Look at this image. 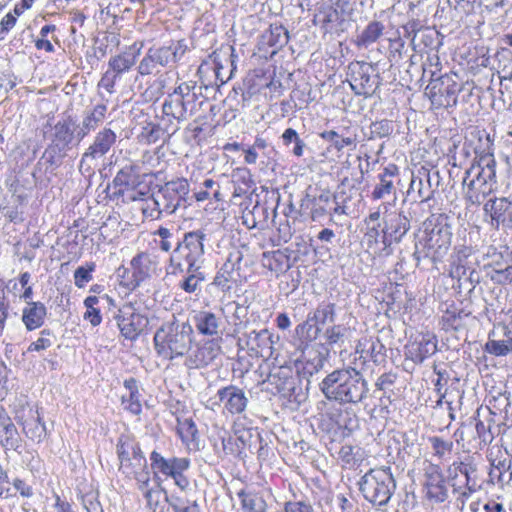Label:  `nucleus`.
<instances>
[{"mask_svg": "<svg viewBox=\"0 0 512 512\" xmlns=\"http://www.w3.org/2000/svg\"><path fill=\"white\" fill-rule=\"evenodd\" d=\"M195 326L198 332L206 336L218 334L219 318L212 312L200 311L194 317Z\"/></svg>", "mask_w": 512, "mask_h": 512, "instance_id": "34", "label": "nucleus"}, {"mask_svg": "<svg viewBox=\"0 0 512 512\" xmlns=\"http://www.w3.org/2000/svg\"><path fill=\"white\" fill-rule=\"evenodd\" d=\"M340 0L335 3L329 0V3H323L317 8L313 22L320 25L324 33H332L336 31L343 22L342 13L338 10Z\"/></svg>", "mask_w": 512, "mask_h": 512, "instance_id": "15", "label": "nucleus"}, {"mask_svg": "<svg viewBox=\"0 0 512 512\" xmlns=\"http://www.w3.org/2000/svg\"><path fill=\"white\" fill-rule=\"evenodd\" d=\"M396 489L390 467H380L367 472L360 482L366 500L374 505H386Z\"/></svg>", "mask_w": 512, "mask_h": 512, "instance_id": "5", "label": "nucleus"}, {"mask_svg": "<svg viewBox=\"0 0 512 512\" xmlns=\"http://www.w3.org/2000/svg\"><path fill=\"white\" fill-rule=\"evenodd\" d=\"M456 79V74H444L431 79L425 93L434 106L448 108L457 104V94L460 91V86Z\"/></svg>", "mask_w": 512, "mask_h": 512, "instance_id": "8", "label": "nucleus"}, {"mask_svg": "<svg viewBox=\"0 0 512 512\" xmlns=\"http://www.w3.org/2000/svg\"><path fill=\"white\" fill-rule=\"evenodd\" d=\"M193 334L188 322H167L154 335L155 350L165 360L183 357L191 348Z\"/></svg>", "mask_w": 512, "mask_h": 512, "instance_id": "4", "label": "nucleus"}, {"mask_svg": "<svg viewBox=\"0 0 512 512\" xmlns=\"http://www.w3.org/2000/svg\"><path fill=\"white\" fill-rule=\"evenodd\" d=\"M144 195H145L144 193L137 192L136 194L132 195L130 198L134 201L135 200H143L144 201L141 206V210H142L143 215L146 218L158 219L161 216V214L164 213V210H162L160 208V206H158L157 197L154 194L150 198L144 199V198H142V196H144Z\"/></svg>", "mask_w": 512, "mask_h": 512, "instance_id": "42", "label": "nucleus"}, {"mask_svg": "<svg viewBox=\"0 0 512 512\" xmlns=\"http://www.w3.org/2000/svg\"><path fill=\"white\" fill-rule=\"evenodd\" d=\"M124 388L125 392L121 395L123 408L134 415H139L142 411V405L137 381L134 378L126 379L124 381Z\"/></svg>", "mask_w": 512, "mask_h": 512, "instance_id": "28", "label": "nucleus"}, {"mask_svg": "<svg viewBox=\"0 0 512 512\" xmlns=\"http://www.w3.org/2000/svg\"><path fill=\"white\" fill-rule=\"evenodd\" d=\"M349 82L357 95L370 96L378 86L374 67L366 62H354L348 67Z\"/></svg>", "mask_w": 512, "mask_h": 512, "instance_id": "12", "label": "nucleus"}, {"mask_svg": "<svg viewBox=\"0 0 512 512\" xmlns=\"http://www.w3.org/2000/svg\"><path fill=\"white\" fill-rule=\"evenodd\" d=\"M47 316V308L41 302H28L22 310V322L27 330L40 328Z\"/></svg>", "mask_w": 512, "mask_h": 512, "instance_id": "24", "label": "nucleus"}, {"mask_svg": "<svg viewBox=\"0 0 512 512\" xmlns=\"http://www.w3.org/2000/svg\"><path fill=\"white\" fill-rule=\"evenodd\" d=\"M0 443L3 447L10 449L18 446L17 429L5 414H0Z\"/></svg>", "mask_w": 512, "mask_h": 512, "instance_id": "36", "label": "nucleus"}, {"mask_svg": "<svg viewBox=\"0 0 512 512\" xmlns=\"http://www.w3.org/2000/svg\"><path fill=\"white\" fill-rule=\"evenodd\" d=\"M506 339L494 340L489 335V340L485 344V350L494 356H506L512 354V337H510V331H505Z\"/></svg>", "mask_w": 512, "mask_h": 512, "instance_id": "40", "label": "nucleus"}, {"mask_svg": "<svg viewBox=\"0 0 512 512\" xmlns=\"http://www.w3.org/2000/svg\"><path fill=\"white\" fill-rule=\"evenodd\" d=\"M355 450H358V448L345 444L340 448L338 454L345 463L350 464L355 458Z\"/></svg>", "mask_w": 512, "mask_h": 512, "instance_id": "63", "label": "nucleus"}, {"mask_svg": "<svg viewBox=\"0 0 512 512\" xmlns=\"http://www.w3.org/2000/svg\"><path fill=\"white\" fill-rule=\"evenodd\" d=\"M189 466V459L172 457L171 469L168 472L167 477H171L174 479L176 476L186 471L189 468Z\"/></svg>", "mask_w": 512, "mask_h": 512, "instance_id": "59", "label": "nucleus"}, {"mask_svg": "<svg viewBox=\"0 0 512 512\" xmlns=\"http://www.w3.org/2000/svg\"><path fill=\"white\" fill-rule=\"evenodd\" d=\"M385 27L379 21L370 22L363 31L357 36L356 44L358 46L368 47L375 43L382 35Z\"/></svg>", "mask_w": 512, "mask_h": 512, "instance_id": "39", "label": "nucleus"}, {"mask_svg": "<svg viewBox=\"0 0 512 512\" xmlns=\"http://www.w3.org/2000/svg\"><path fill=\"white\" fill-rule=\"evenodd\" d=\"M437 351V342L431 335H422L407 346V356L414 362L422 363L426 358L432 356Z\"/></svg>", "mask_w": 512, "mask_h": 512, "instance_id": "22", "label": "nucleus"}, {"mask_svg": "<svg viewBox=\"0 0 512 512\" xmlns=\"http://www.w3.org/2000/svg\"><path fill=\"white\" fill-rule=\"evenodd\" d=\"M118 327L121 334L126 338L133 340L147 326L148 320L140 313H136L131 307H125L119 311Z\"/></svg>", "mask_w": 512, "mask_h": 512, "instance_id": "16", "label": "nucleus"}, {"mask_svg": "<svg viewBox=\"0 0 512 512\" xmlns=\"http://www.w3.org/2000/svg\"><path fill=\"white\" fill-rule=\"evenodd\" d=\"M453 492L458 494L456 499L459 510L462 512L466 505L467 500L475 491H470L469 487H464L462 485H458L457 482H453L452 484Z\"/></svg>", "mask_w": 512, "mask_h": 512, "instance_id": "58", "label": "nucleus"}, {"mask_svg": "<svg viewBox=\"0 0 512 512\" xmlns=\"http://www.w3.org/2000/svg\"><path fill=\"white\" fill-rule=\"evenodd\" d=\"M207 235L203 230L190 231L184 234L183 240L177 243L174 253L180 251L189 266V270L195 271L201 268L204 261V241Z\"/></svg>", "mask_w": 512, "mask_h": 512, "instance_id": "9", "label": "nucleus"}, {"mask_svg": "<svg viewBox=\"0 0 512 512\" xmlns=\"http://www.w3.org/2000/svg\"><path fill=\"white\" fill-rule=\"evenodd\" d=\"M142 495L146 501V507L151 512H169L166 505V491L161 487L160 483L154 482L153 488H149Z\"/></svg>", "mask_w": 512, "mask_h": 512, "instance_id": "33", "label": "nucleus"}, {"mask_svg": "<svg viewBox=\"0 0 512 512\" xmlns=\"http://www.w3.org/2000/svg\"><path fill=\"white\" fill-rule=\"evenodd\" d=\"M116 133L110 128H102L93 137L91 144L81 156L79 171L82 174L92 173L98 161L105 158L116 143Z\"/></svg>", "mask_w": 512, "mask_h": 512, "instance_id": "7", "label": "nucleus"}, {"mask_svg": "<svg viewBox=\"0 0 512 512\" xmlns=\"http://www.w3.org/2000/svg\"><path fill=\"white\" fill-rule=\"evenodd\" d=\"M96 264L88 262L84 266L78 267L74 271V284L78 288H83L88 282L92 280V272L95 270Z\"/></svg>", "mask_w": 512, "mask_h": 512, "instance_id": "48", "label": "nucleus"}, {"mask_svg": "<svg viewBox=\"0 0 512 512\" xmlns=\"http://www.w3.org/2000/svg\"><path fill=\"white\" fill-rule=\"evenodd\" d=\"M474 273L475 272L473 270H470L467 267L466 258L461 257H458L457 260L453 261L449 270V275L458 281H461L462 279H468L472 282Z\"/></svg>", "mask_w": 512, "mask_h": 512, "instance_id": "46", "label": "nucleus"}, {"mask_svg": "<svg viewBox=\"0 0 512 512\" xmlns=\"http://www.w3.org/2000/svg\"><path fill=\"white\" fill-rule=\"evenodd\" d=\"M177 431L181 440L186 444L193 442L198 434L196 425L191 418L178 420Z\"/></svg>", "mask_w": 512, "mask_h": 512, "instance_id": "47", "label": "nucleus"}, {"mask_svg": "<svg viewBox=\"0 0 512 512\" xmlns=\"http://www.w3.org/2000/svg\"><path fill=\"white\" fill-rule=\"evenodd\" d=\"M161 128L154 123H147L142 127L140 134L138 135V139L141 143L144 144H153L157 142L160 138Z\"/></svg>", "mask_w": 512, "mask_h": 512, "instance_id": "51", "label": "nucleus"}, {"mask_svg": "<svg viewBox=\"0 0 512 512\" xmlns=\"http://www.w3.org/2000/svg\"><path fill=\"white\" fill-rule=\"evenodd\" d=\"M219 400L224 404V409L234 415L245 411L248 398L245 392L234 385L226 386L217 392Z\"/></svg>", "mask_w": 512, "mask_h": 512, "instance_id": "20", "label": "nucleus"}, {"mask_svg": "<svg viewBox=\"0 0 512 512\" xmlns=\"http://www.w3.org/2000/svg\"><path fill=\"white\" fill-rule=\"evenodd\" d=\"M425 476L427 497L436 503L444 502L448 498V488L440 468L437 465H430Z\"/></svg>", "mask_w": 512, "mask_h": 512, "instance_id": "18", "label": "nucleus"}, {"mask_svg": "<svg viewBox=\"0 0 512 512\" xmlns=\"http://www.w3.org/2000/svg\"><path fill=\"white\" fill-rule=\"evenodd\" d=\"M56 30L55 25H45L40 30L39 37L35 40V47L38 50H45L48 53L54 52V46L52 44L51 39L48 38V35L53 33Z\"/></svg>", "mask_w": 512, "mask_h": 512, "instance_id": "50", "label": "nucleus"}, {"mask_svg": "<svg viewBox=\"0 0 512 512\" xmlns=\"http://www.w3.org/2000/svg\"><path fill=\"white\" fill-rule=\"evenodd\" d=\"M191 102H187L179 96L168 95L162 105V111L165 116L171 117L177 123L183 122L187 119L188 112L192 111Z\"/></svg>", "mask_w": 512, "mask_h": 512, "instance_id": "27", "label": "nucleus"}, {"mask_svg": "<svg viewBox=\"0 0 512 512\" xmlns=\"http://www.w3.org/2000/svg\"><path fill=\"white\" fill-rule=\"evenodd\" d=\"M238 496L241 499L242 508L245 512H265L266 511V502L258 494L251 493V492H245L244 490H241L238 493Z\"/></svg>", "mask_w": 512, "mask_h": 512, "instance_id": "41", "label": "nucleus"}, {"mask_svg": "<svg viewBox=\"0 0 512 512\" xmlns=\"http://www.w3.org/2000/svg\"><path fill=\"white\" fill-rule=\"evenodd\" d=\"M429 442L432 446L434 455L438 458L445 457L447 454H450L453 449L452 441L444 440L438 436L430 437Z\"/></svg>", "mask_w": 512, "mask_h": 512, "instance_id": "54", "label": "nucleus"}, {"mask_svg": "<svg viewBox=\"0 0 512 512\" xmlns=\"http://www.w3.org/2000/svg\"><path fill=\"white\" fill-rule=\"evenodd\" d=\"M54 340L55 336L53 335L52 331L49 329H44L40 332V337L36 341L32 342L27 350L29 352H39L42 350H46L47 348L52 346Z\"/></svg>", "mask_w": 512, "mask_h": 512, "instance_id": "53", "label": "nucleus"}, {"mask_svg": "<svg viewBox=\"0 0 512 512\" xmlns=\"http://www.w3.org/2000/svg\"><path fill=\"white\" fill-rule=\"evenodd\" d=\"M457 470L461 473L458 485L469 487L470 491H477L480 488L477 483V468L472 462H453L448 467V478L452 483L457 482Z\"/></svg>", "mask_w": 512, "mask_h": 512, "instance_id": "21", "label": "nucleus"}, {"mask_svg": "<svg viewBox=\"0 0 512 512\" xmlns=\"http://www.w3.org/2000/svg\"><path fill=\"white\" fill-rule=\"evenodd\" d=\"M335 315V304L321 303L314 311L308 313L306 321L297 325L295 332L301 339L315 340L321 330L318 325L333 322Z\"/></svg>", "mask_w": 512, "mask_h": 512, "instance_id": "11", "label": "nucleus"}, {"mask_svg": "<svg viewBox=\"0 0 512 512\" xmlns=\"http://www.w3.org/2000/svg\"><path fill=\"white\" fill-rule=\"evenodd\" d=\"M398 174L396 165H388L384 168L383 172L379 174V183L375 186L372 192L374 200H380L386 196L391 195L395 191L393 178Z\"/></svg>", "mask_w": 512, "mask_h": 512, "instance_id": "29", "label": "nucleus"}, {"mask_svg": "<svg viewBox=\"0 0 512 512\" xmlns=\"http://www.w3.org/2000/svg\"><path fill=\"white\" fill-rule=\"evenodd\" d=\"M285 512H312V508L302 502H288L285 504Z\"/></svg>", "mask_w": 512, "mask_h": 512, "instance_id": "64", "label": "nucleus"}, {"mask_svg": "<svg viewBox=\"0 0 512 512\" xmlns=\"http://www.w3.org/2000/svg\"><path fill=\"white\" fill-rule=\"evenodd\" d=\"M107 106L97 104L83 116L81 125H79V138H85L90 132L95 131L105 120Z\"/></svg>", "mask_w": 512, "mask_h": 512, "instance_id": "23", "label": "nucleus"}, {"mask_svg": "<svg viewBox=\"0 0 512 512\" xmlns=\"http://www.w3.org/2000/svg\"><path fill=\"white\" fill-rule=\"evenodd\" d=\"M389 222L390 224L387 223L385 228L383 229L384 243H386L387 235H389L395 241H400L401 238L410 229V221L403 213L391 214Z\"/></svg>", "mask_w": 512, "mask_h": 512, "instance_id": "32", "label": "nucleus"}, {"mask_svg": "<svg viewBox=\"0 0 512 512\" xmlns=\"http://www.w3.org/2000/svg\"><path fill=\"white\" fill-rule=\"evenodd\" d=\"M133 479H135L137 488L141 493H144L149 490V488H153V484L150 478V472L147 468L140 470L132 475Z\"/></svg>", "mask_w": 512, "mask_h": 512, "instance_id": "57", "label": "nucleus"}, {"mask_svg": "<svg viewBox=\"0 0 512 512\" xmlns=\"http://www.w3.org/2000/svg\"><path fill=\"white\" fill-rule=\"evenodd\" d=\"M273 344L272 334L267 329L261 331L253 330L247 335V346L262 356L264 354L268 356L272 354Z\"/></svg>", "mask_w": 512, "mask_h": 512, "instance_id": "31", "label": "nucleus"}, {"mask_svg": "<svg viewBox=\"0 0 512 512\" xmlns=\"http://www.w3.org/2000/svg\"><path fill=\"white\" fill-rule=\"evenodd\" d=\"M219 348L212 343H205L188 355L185 365L189 369H198L209 365L217 356Z\"/></svg>", "mask_w": 512, "mask_h": 512, "instance_id": "25", "label": "nucleus"}, {"mask_svg": "<svg viewBox=\"0 0 512 512\" xmlns=\"http://www.w3.org/2000/svg\"><path fill=\"white\" fill-rule=\"evenodd\" d=\"M385 346L378 338H364L356 346V353L364 357V353L369 355L374 362H378L380 357L384 356Z\"/></svg>", "mask_w": 512, "mask_h": 512, "instance_id": "38", "label": "nucleus"}, {"mask_svg": "<svg viewBox=\"0 0 512 512\" xmlns=\"http://www.w3.org/2000/svg\"><path fill=\"white\" fill-rule=\"evenodd\" d=\"M150 258L147 254L140 253L131 260V266L134 274L141 280L149 275Z\"/></svg>", "mask_w": 512, "mask_h": 512, "instance_id": "49", "label": "nucleus"}, {"mask_svg": "<svg viewBox=\"0 0 512 512\" xmlns=\"http://www.w3.org/2000/svg\"><path fill=\"white\" fill-rule=\"evenodd\" d=\"M188 275L179 283V287L186 293L192 294L199 290L200 284L205 280V275L199 270L191 271L187 266Z\"/></svg>", "mask_w": 512, "mask_h": 512, "instance_id": "45", "label": "nucleus"}, {"mask_svg": "<svg viewBox=\"0 0 512 512\" xmlns=\"http://www.w3.org/2000/svg\"><path fill=\"white\" fill-rule=\"evenodd\" d=\"M320 137L330 143L328 150L333 148L337 152H341L344 147L356 146V137H342L334 130L324 131L320 134Z\"/></svg>", "mask_w": 512, "mask_h": 512, "instance_id": "43", "label": "nucleus"}, {"mask_svg": "<svg viewBox=\"0 0 512 512\" xmlns=\"http://www.w3.org/2000/svg\"><path fill=\"white\" fill-rule=\"evenodd\" d=\"M492 279L498 283L512 282V266L494 271Z\"/></svg>", "mask_w": 512, "mask_h": 512, "instance_id": "62", "label": "nucleus"}, {"mask_svg": "<svg viewBox=\"0 0 512 512\" xmlns=\"http://www.w3.org/2000/svg\"><path fill=\"white\" fill-rule=\"evenodd\" d=\"M190 186L185 178H177L165 183L156 193L158 206L164 213H174L185 201Z\"/></svg>", "mask_w": 512, "mask_h": 512, "instance_id": "10", "label": "nucleus"}, {"mask_svg": "<svg viewBox=\"0 0 512 512\" xmlns=\"http://www.w3.org/2000/svg\"><path fill=\"white\" fill-rule=\"evenodd\" d=\"M82 504L87 512H103L102 505L95 494H86L82 497Z\"/></svg>", "mask_w": 512, "mask_h": 512, "instance_id": "61", "label": "nucleus"}, {"mask_svg": "<svg viewBox=\"0 0 512 512\" xmlns=\"http://www.w3.org/2000/svg\"><path fill=\"white\" fill-rule=\"evenodd\" d=\"M440 184L439 171L423 170L419 171L418 176H413L410 188L418 190L419 198L422 202H427L433 198L435 191Z\"/></svg>", "mask_w": 512, "mask_h": 512, "instance_id": "19", "label": "nucleus"}, {"mask_svg": "<svg viewBox=\"0 0 512 512\" xmlns=\"http://www.w3.org/2000/svg\"><path fill=\"white\" fill-rule=\"evenodd\" d=\"M195 83L193 82H183L179 84L170 95L179 96V98L184 99L187 102L194 103L197 96L194 92Z\"/></svg>", "mask_w": 512, "mask_h": 512, "instance_id": "55", "label": "nucleus"}, {"mask_svg": "<svg viewBox=\"0 0 512 512\" xmlns=\"http://www.w3.org/2000/svg\"><path fill=\"white\" fill-rule=\"evenodd\" d=\"M451 238V227L441 216L427 219L423 234L415 242L414 259L417 263L424 259L441 260L450 249Z\"/></svg>", "mask_w": 512, "mask_h": 512, "instance_id": "3", "label": "nucleus"}, {"mask_svg": "<svg viewBox=\"0 0 512 512\" xmlns=\"http://www.w3.org/2000/svg\"><path fill=\"white\" fill-rule=\"evenodd\" d=\"M183 41L172 42L168 46L151 47L139 62L137 71L141 76L158 73V67H165L179 61L186 52Z\"/></svg>", "mask_w": 512, "mask_h": 512, "instance_id": "6", "label": "nucleus"}, {"mask_svg": "<svg viewBox=\"0 0 512 512\" xmlns=\"http://www.w3.org/2000/svg\"><path fill=\"white\" fill-rule=\"evenodd\" d=\"M347 328L342 325H333L326 329L325 338L330 345L342 343Z\"/></svg>", "mask_w": 512, "mask_h": 512, "instance_id": "56", "label": "nucleus"}, {"mask_svg": "<svg viewBox=\"0 0 512 512\" xmlns=\"http://www.w3.org/2000/svg\"><path fill=\"white\" fill-rule=\"evenodd\" d=\"M141 47L135 53H121L113 56L108 61L109 69L120 77L123 73L128 72L136 63V57L140 54Z\"/></svg>", "mask_w": 512, "mask_h": 512, "instance_id": "35", "label": "nucleus"}, {"mask_svg": "<svg viewBox=\"0 0 512 512\" xmlns=\"http://www.w3.org/2000/svg\"><path fill=\"white\" fill-rule=\"evenodd\" d=\"M117 453L120 460V471L127 477L147 468V460L138 445L130 442H119Z\"/></svg>", "mask_w": 512, "mask_h": 512, "instance_id": "14", "label": "nucleus"}, {"mask_svg": "<svg viewBox=\"0 0 512 512\" xmlns=\"http://www.w3.org/2000/svg\"><path fill=\"white\" fill-rule=\"evenodd\" d=\"M99 303L100 298L97 296H88L84 300V306L86 307L87 310L84 313L83 318L94 327L98 326L102 321L100 309L98 308Z\"/></svg>", "mask_w": 512, "mask_h": 512, "instance_id": "44", "label": "nucleus"}, {"mask_svg": "<svg viewBox=\"0 0 512 512\" xmlns=\"http://www.w3.org/2000/svg\"><path fill=\"white\" fill-rule=\"evenodd\" d=\"M463 198L469 205H481L497 189L496 159L490 147L475 150V157L462 181Z\"/></svg>", "mask_w": 512, "mask_h": 512, "instance_id": "1", "label": "nucleus"}, {"mask_svg": "<svg viewBox=\"0 0 512 512\" xmlns=\"http://www.w3.org/2000/svg\"><path fill=\"white\" fill-rule=\"evenodd\" d=\"M23 432L32 441L40 443L47 435L46 426L41 422L37 411L29 409L28 417L22 422Z\"/></svg>", "mask_w": 512, "mask_h": 512, "instance_id": "30", "label": "nucleus"}, {"mask_svg": "<svg viewBox=\"0 0 512 512\" xmlns=\"http://www.w3.org/2000/svg\"><path fill=\"white\" fill-rule=\"evenodd\" d=\"M151 467L154 470V475L157 476V473H161L167 476L168 472L171 469L172 458L166 459L157 451H153L150 455Z\"/></svg>", "mask_w": 512, "mask_h": 512, "instance_id": "52", "label": "nucleus"}, {"mask_svg": "<svg viewBox=\"0 0 512 512\" xmlns=\"http://www.w3.org/2000/svg\"><path fill=\"white\" fill-rule=\"evenodd\" d=\"M262 38L264 43L274 48L272 53H275L276 50L284 47L288 43L289 34L282 25L272 24L269 30L263 34Z\"/></svg>", "mask_w": 512, "mask_h": 512, "instance_id": "37", "label": "nucleus"}, {"mask_svg": "<svg viewBox=\"0 0 512 512\" xmlns=\"http://www.w3.org/2000/svg\"><path fill=\"white\" fill-rule=\"evenodd\" d=\"M324 396L339 404H358L367 398L368 382L355 368L338 369L320 383Z\"/></svg>", "mask_w": 512, "mask_h": 512, "instance_id": "2", "label": "nucleus"}, {"mask_svg": "<svg viewBox=\"0 0 512 512\" xmlns=\"http://www.w3.org/2000/svg\"><path fill=\"white\" fill-rule=\"evenodd\" d=\"M79 125L68 116L58 121L53 127L52 145L59 152H66L74 145H78L84 138H79Z\"/></svg>", "mask_w": 512, "mask_h": 512, "instance_id": "13", "label": "nucleus"}, {"mask_svg": "<svg viewBox=\"0 0 512 512\" xmlns=\"http://www.w3.org/2000/svg\"><path fill=\"white\" fill-rule=\"evenodd\" d=\"M484 210L490 214L491 224L495 228L512 227V201L506 198L491 199L485 203Z\"/></svg>", "mask_w": 512, "mask_h": 512, "instance_id": "17", "label": "nucleus"}, {"mask_svg": "<svg viewBox=\"0 0 512 512\" xmlns=\"http://www.w3.org/2000/svg\"><path fill=\"white\" fill-rule=\"evenodd\" d=\"M118 78L119 77L108 68V70L100 79L98 86L104 88L108 93L112 94L114 92V86Z\"/></svg>", "mask_w": 512, "mask_h": 512, "instance_id": "60", "label": "nucleus"}, {"mask_svg": "<svg viewBox=\"0 0 512 512\" xmlns=\"http://www.w3.org/2000/svg\"><path fill=\"white\" fill-rule=\"evenodd\" d=\"M241 260L240 255L230 254L226 262L222 265L217 272L213 284L221 288L222 291H227L231 288L230 283L235 281L236 271L239 269L238 265Z\"/></svg>", "mask_w": 512, "mask_h": 512, "instance_id": "26", "label": "nucleus"}]
</instances>
